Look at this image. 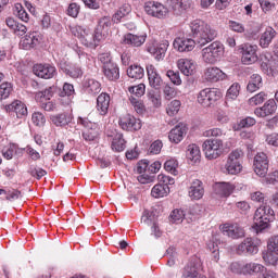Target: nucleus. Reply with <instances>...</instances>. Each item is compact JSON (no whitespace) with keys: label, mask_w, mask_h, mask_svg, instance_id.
Listing matches in <instances>:
<instances>
[{"label":"nucleus","mask_w":278,"mask_h":278,"mask_svg":"<svg viewBox=\"0 0 278 278\" xmlns=\"http://www.w3.org/2000/svg\"><path fill=\"white\" fill-rule=\"evenodd\" d=\"M12 84L10 83H2L0 85V101H3V99H8L10 94H12Z\"/></svg>","instance_id":"a18cd8bd"},{"label":"nucleus","mask_w":278,"mask_h":278,"mask_svg":"<svg viewBox=\"0 0 278 278\" xmlns=\"http://www.w3.org/2000/svg\"><path fill=\"white\" fill-rule=\"evenodd\" d=\"M203 194H205L203 182L199 179H194L189 188V197L192 201H199L203 199Z\"/></svg>","instance_id":"aec40b11"},{"label":"nucleus","mask_w":278,"mask_h":278,"mask_svg":"<svg viewBox=\"0 0 278 278\" xmlns=\"http://www.w3.org/2000/svg\"><path fill=\"white\" fill-rule=\"evenodd\" d=\"M147 73L151 88H154V90H160V88H162V84H164V80H162V76H160V73H157V68H155L153 65H148Z\"/></svg>","instance_id":"dca6fc26"},{"label":"nucleus","mask_w":278,"mask_h":278,"mask_svg":"<svg viewBox=\"0 0 278 278\" xmlns=\"http://www.w3.org/2000/svg\"><path fill=\"white\" fill-rule=\"evenodd\" d=\"M7 112H14L17 118H23L27 115V106L22 101H14L11 104L5 106Z\"/></svg>","instance_id":"393cba45"},{"label":"nucleus","mask_w":278,"mask_h":278,"mask_svg":"<svg viewBox=\"0 0 278 278\" xmlns=\"http://www.w3.org/2000/svg\"><path fill=\"white\" fill-rule=\"evenodd\" d=\"M71 121H73V117L68 113H60L51 116V122L56 127H66Z\"/></svg>","instance_id":"473e14b6"},{"label":"nucleus","mask_w":278,"mask_h":278,"mask_svg":"<svg viewBox=\"0 0 278 278\" xmlns=\"http://www.w3.org/2000/svg\"><path fill=\"white\" fill-rule=\"evenodd\" d=\"M168 49V43H150L147 47L148 53H151L160 62V60H164L166 55V50Z\"/></svg>","instance_id":"a211bd4d"},{"label":"nucleus","mask_w":278,"mask_h":278,"mask_svg":"<svg viewBox=\"0 0 278 278\" xmlns=\"http://www.w3.org/2000/svg\"><path fill=\"white\" fill-rule=\"evenodd\" d=\"M186 131H188V128H186V125L179 124L175 128H173L169 131L168 138L170 142H175V144H179L180 141L184 140V136L186 135Z\"/></svg>","instance_id":"5701e85b"},{"label":"nucleus","mask_w":278,"mask_h":278,"mask_svg":"<svg viewBox=\"0 0 278 278\" xmlns=\"http://www.w3.org/2000/svg\"><path fill=\"white\" fill-rule=\"evenodd\" d=\"M265 271L266 267L260 263H245L243 267V275H260Z\"/></svg>","instance_id":"c756f323"},{"label":"nucleus","mask_w":278,"mask_h":278,"mask_svg":"<svg viewBox=\"0 0 278 278\" xmlns=\"http://www.w3.org/2000/svg\"><path fill=\"white\" fill-rule=\"evenodd\" d=\"M260 244H262L260 240H255L253 238H245L237 247V253L238 255H255L260 251Z\"/></svg>","instance_id":"6e6552de"},{"label":"nucleus","mask_w":278,"mask_h":278,"mask_svg":"<svg viewBox=\"0 0 278 278\" xmlns=\"http://www.w3.org/2000/svg\"><path fill=\"white\" fill-rule=\"evenodd\" d=\"M112 150L121 153L125 151V139L123 138V134H116L112 141Z\"/></svg>","instance_id":"58836bf2"},{"label":"nucleus","mask_w":278,"mask_h":278,"mask_svg":"<svg viewBox=\"0 0 278 278\" xmlns=\"http://www.w3.org/2000/svg\"><path fill=\"white\" fill-rule=\"evenodd\" d=\"M277 36V31L273 27H267L265 31L261 35L260 38V47L262 49H268L270 47V42Z\"/></svg>","instance_id":"a878e982"},{"label":"nucleus","mask_w":278,"mask_h":278,"mask_svg":"<svg viewBox=\"0 0 278 278\" xmlns=\"http://www.w3.org/2000/svg\"><path fill=\"white\" fill-rule=\"evenodd\" d=\"M111 27L112 20H110V17L108 16L101 17L98 22L96 33L98 34V36H108V31H110Z\"/></svg>","instance_id":"7c9ffc66"},{"label":"nucleus","mask_w":278,"mask_h":278,"mask_svg":"<svg viewBox=\"0 0 278 278\" xmlns=\"http://www.w3.org/2000/svg\"><path fill=\"white\" fill-rule=\"evenodd\" d=\"M179 110H181V101L173 100L166 106V114L168 116H176V114H179Z\"/></svg>","instance_id":"c03bdc74"},{"label":"nucleus","mask_w":278,"mask_h":278,"mask_svg":"<svg viewBox=\"0 0 278 278\" xmlns=\"http://www.w3.org/2000/svg\"><path fill=\"white\" fill-rule=\"evenodd\" d=\"M130 104L132 105L135 112H137V114H144V103H142V101L138 98H135L134 96H131L129 98Z\"/></svg>","instance_id":"49530a36"},{"label":"nucleus","mask_w":278,"mask_h":278,"mask_svg":"<svg viewBox=\"0 0 278 278\" xmlns=\"http://www.w3.org/2000/svg\"><path fill=\"white\" fill-rule=\"evenodd\" d=\"M97 110L101 116H105L108 114V110H110V94L101 93L97 99Z\"/></svg>","instance_id":"c85d7f7f"},{"label":"nucleus","mask_w":278,"mask_h":278,"mask_svg":"<svg viewBox=\"0 0 278 278\" xmlns=\"http://www.w3.org/2000/svg\"><path fill=\"white\" fill-rule=\"evenodd\" d=\"M85 86L91 94H99V92H101V83L97 81L96 79H87L85 81Z\"/></svg>","instance_id":"37998d69"},{"label":"nucleus","mask_w":278,"mask_h":278,"mask_svg":"<svg viewBox=\"0 0 278 278\" xmlns=\"http://www.w3.org/2000/svg\"><path fill=\"white\" fill-rule=\"evenodd\" d=\"M202 151L206 160H218L225 151L223 140L218 138L206 139L202 144Z\"/></svg>","instance_id":"7ed1b4c3"},{"label":"nucleus","mask_w":278,"mask_h":278,"mask_svg":"<svg viewBox=\"0 0 278 278\" xmlns=\"http://www.w3.org/2000/svg\"><path fill=\"white\" fill-rule=\"evenodd\" d=\"M127 75L130 79H142L144 77V68L139 65H132L127 70Z\"/></svg>","instance_id":"79ce46f5"},{"label":"nucleus","mask_w":278,"mask_h":278,"mask_svg":"<svg viewBox=\"0 0 278 278\" xmlns=\"http://www.w3.org/2000/svg\"><path fill=\"white\" fill-rule=\"evenodd\" d=\"M144 10L150 16L155 18H166L168 16V9L160 2H147Z\"/></svg>","instance_id":"f8f14e48"},{"label":"nucleus","mask_w":278,"mask_h":278,"mask_svg":"<svg viewBox=\"0 0 278 278\" xmlns=\"http://www.w3.org/2000/svg\"><path fill=\"white\" fill-rule=\"evenodd\" d=\"M238 94H240V85L239 84H233L227 91L226 93V99L227 100H233L238 99Z\"/></svg>","instance_id":"864d4df0"},{"label":"nucleus","mask_w":278,"mask_h":278,"mask_svg":"<svg viewBox=\"0 0 278 278\" xmlns=\"http://www.w3.org/2000/svg\"><path fill=\"white\" fill-rule=\"evenodd\" d=\"M267 249L278 251V235L268 239Z\"/></svg>","instance_id":"774afa93"},{"label":"nucleus","mask_w":278,"mask_h":278,"mask_svg":"<svg viewBox=\"0 0 278 278\" xmlns=\"http://www.w3.org/2000/svg\"><path fill=\"white\" fill-rule=\"evenodd\" d=\"M256 121L253 117H245L238 123L237 129H244V127H253Z\"/></svg>","instance_id":"e2e57ef3"},{"label":"nucleus","mask_w":278,"mask_h":278,"mask_svg":"<svg viewBox=\"0 0 278 278\" xmlns=\"http://www.w3.org/2000/svg\"><path fill=\"white\" fill-rule=\"evenodd\" d=\"M173 45H174V49H176V51L184 53V52L192 51V49H194V46L197 45V42L194 41V39L176 38L174 40Z\"/></svg>","instance_id":"412c9836"},{"label":"nucleus","mask_w":278,"mask_h":278,"mask_svg":"<svg viewBox=\"0 0 278 278\" xmlns=\"http://www.w3.org/2000/svg\"><path fill=\"white\" fill-rule=\"evenodd\" d=\"M220 97L218 89L205 88L198 93V103L203 108H211Z\"/></svg>","instance_id":"39448f33"},{"label":"nucleus","mask_w":278,"mask_h":278,"mask_svg":"<svg viewBox=\"0 0 278 278\" xmlns=\"http://www.w3.org/2000/svg\"><path fill=\"white\" fill-rule=\"evenodd\" d=\"M231 273L235 275H244V263L242 262H233L230 264Z\"/></svg>","instance_id":"13d9d810"},{"label":"nucleus","mask_w":278,"mask_h":278,"mask_svg":"<svg viewBox=\"0 0 278 278\" xmlns=\"http://www.w3.org/2000/svg\"><path fill=\"white\" fill-rule=\"evenodd\" d=\"M263 101H266V93H264V92H260L249 99V103L251 105H260V104H262Z\"/></svg>","instance_id":"680f3d73"},{"label":"nucleus","mask_w":278,"mask_h":278,"mask_svg":"<svg viewBox=\"0 0 278 278\" xmlns=\"http://www.w3.org/2000/svg\"><path fill=\"white\" fill-rule=\"evenodd\" d=\"M222 232L224 236H228V238H232V240H238V238H244L247 231L244 230V227H242L240 224H224L222 226Z\"/></svg>","instance_id":"9d476101"},{"label":"nucleus","mask_w":278,"mask_h":278,"mask_svg":"<svg viewBox=\"0 0 278 278\" xmlns=\"http://www.w3.org/2000/svg\"><path fill=\"white\" fill-rule=\"evenodd\" d=\"M131 12V5L129 3L123 4L116 13L113 15L112 21L114 23H121V20L125 18Z\"/></svg>","instance_id":"e433bc0d"},{"label":"nucleus","mask_w":278,"mask_h":278,"mask_svg":"<svg viewBox=\"0 0 278 278\" xmlns=\"http://www.w3.org/2000/svg\"><path fill=\"white\" fill-rule=\"evenodd\" d=\"M123 45H126L127 47H142L144 42H147V33H128L123 36L122 40Z\"/></svg>","instance_id":"9b49d317"},{"label":"nucleus","mask_w":278,"mask_h":278,"mask_svg":"<svg viewBox=\"0 0 278 278\" xmlns=\"http://www.w3.org/2000/svg\"><path fill=\"white\" fill-rule=\"evenodd\" d=\"M159 184H162V186H173L175 184V178L161 174L157 176Z\"/></svg>","instance_id":"69168bd1"},{"label":"nucleus","mask_w":278,"mask_h":278,"mask_svg":"<svg viewBox=\"0 0 278 278\" xmlns=\"http://www.w3.org/2000/svg\"><path fill=\"white\" fill-rule=\"evenodd\" d=\"M31 118H33L34 125H36L37 127H42V125L47 123L45 115H42V113L40 112L34 113Z\"/></svg>","instance_id":"0e129e2a"},{"label":"nucleus","mask_w":278,"mask_h":278,"mask_svg":"<svg viewBox=\"0 0 278 278\" xmlns=\"http://www.w3.org/2000/svg\"><path fill=\"white\" fill-rule=\"evenodd\" d=\"M199 276V271L197 269V264L194 262H189L182 271V277L184 278H195Z\"/></svg>","instance_id":"a19ab883"},{"label":"nucleus","mask_w":278,"mask_h":278,"mask_svg":"<svg viewBox=\"0 0 278 278\" xmlns=\"http://www.w3.org/2000/svg\"><path fill=\"white\" fill-rule=\"evenodd\" d=\"M204 78L206 81H212L215 84L216 81L227 79V74H225L224 71L218 67H207L204 72Z\"/></svg>","instance_id":"6ab92c4d"},{"label":"nucleus","mask_w":278,"mask_h":278,"mask_svg":"<svg viewBox=\"0 0 278 278\" xmlns=\"http://www.w3.org/2000/svg\"><path fill=\"white\" fill-rule=\"evenodd\" d=\"M177 66L186 77H190V75H194V71H197V65H194V61L188 59L178 60Z\"/></svg>","instance_id":"4be33fe9"},{"label":"nucleus","mask_w":278,"mask_h":278,"mask_svg":"<svg viewBox=\"0 0 278 278\" xmlns=\"http://www.w3.org/2000/svg\"><path fill=\"white\" fill-rule=\"evenodd\" d=\"M193 40L197 45L205 47V45L212 42L217 36L218 33L212 26L205 23L202 20H193L189 24Z\"/></svg>","instance_id":"f257e3e1"},{"label":"nucleus","mask_w":278,"mask_h":278,"mask_svg":"<svg viewBox=\"0 0 278 278\" xmlns=\"http://www.w3.org/2000/svg\"><path fill=\"white\" fill-rule=\"evenodd\" d=\"M214 190L218 197H230L233 190H236V186L231 185V182H217Z\"/></svg>","instance_id":"cd10ccee"},{"label":"nucleus","mask_w":278,"mask_h":278,"mask_svg":"<svg viewBox=\"0 0 278 278\" xmlns=\"http://www.w3.org/2000/svg\"><path fill=\"white\" fill-rule=\"evenodd\" d=\"M38 45V33H30L24 36L20 41V48L25 51H29V49H34Z\"/></svg>","instance_id":"b1692460"},{"label":"nucleus","mask_w":278,"mask_h":278,"mask_svg":"<svg viewBox=\"0 0 278 278\" xmlns=\"http://www.w3.org/2000/svg\"><path fill=\"white\" fill-rule=\"evenodd\" d=\"M277 112V102L270 99L263 106L254 110L255 116L258 118H266V116H273V114Z\"/></svg>","instance_id":"f3484780"},{"label":"nucleus","mask_w":278,"mask_h":278,"mask_svg":"<svg viewBox=\"0 0 278 278\" xmlns=\"http://www.w3.org/2000/svg\"><path fill=\"white\" fill-rule=\"evenodd\" d=\"M146 90H147V87L144 86V84H139L137 86L128 87V92H130V94H134L138 99H140V97L144 94Z\"/></svg>","instance_id":"09e8293b"},{"label":"nucleus","mask_w":278,"mask_h":278,"mask_svg":"<svg viewBox=\"0 0 278 278\" xmlns=\"http://www.w3.org/2000/svg\"><path fill=\"white\" fill-rule=\"evenodd\" d=\"M119 126L126 131H138L142 129V122L134 115H125L119 119Z\"/></svg>","instance_id":"4468645a"},{"label":"nucleus","mask_w":278,"mask_h":278,"mask_svg":"<svg viewBox=\"0 0 278 278\" xmlns=\"http://www.w3.org/2000/svg\"><path fill=\"white\" fill-rule=\"evenodd\" d=\"M16 151L15 144H9L2 149V155L4 160H12L14 157V152Z\"/></svg>","instance_id":"6e6d98bb"},{"label":"nucleus","mask_w":278,"mask_h":278,"mask_svg":"<svg viewBox=\"0 0 278 278\" xmlns=\"http://www.w3.org/2000/svg\"><path fill=\"white\" fill-rule=\"evenodd\" d=\"M141 223L150 227L151 236L154 238H162V228H160V222H157V216L153 212L144 211L141 216Z\"/></svg>","instance_id":"423d86ee"},{"label":"nucleus","mask_w":278,"mask_h":278,"mask_svg":"<svg viewBox=\"0 0 278 278\" xmlns=\"http://www.w3.org/2000/svg\"><path fill=\"white\" fill-rule=\"evenodd\" d=\"M101 36L99 34H92L86 30L85 35H83L81 42L85 45V47H97V42H99V39Z\"/></svg>","instance_id":"72a5a7b5"},{"label":"nucleus","mask_w":278,"mask_h":278,"mask_svg":"<svg viewBox=\"0 0 278 278\" xmlns=\"http://www.w3.org/2000/svg\"><path fill=\"white\" fill-rule=\"evenodd\" d=\"M64 73L67 74L68 77H72L73 79H77L78 77H81V75H84L81 67H79V66H73L70 68H65Z\"/></svg>","instance_id":"3c124183"},{"label":"nucleus","mask_w":278,"mask_h":278,"mask_svg":"<svg viewBox=\"0 0 278 278\" xmlns=\"http://www.w3.org/2000/svg\"><path fill=\"white\" fill-rule=\"evenodd\" d=\"M275 220V211L269 205L262 204L254 214V227L256 231L267 229L270 222Z\"/></svg>","instance_id":"f03ea898"},{"label":"nucleus","mask_w":278,"mask_h":278,"mask_svg":"<svg viewBox=\"0 0 278 278\" xmlns=\"http://www.w3.org/2000/svg\"><path fill=\"white\" fill-rule=\"evenodd\" d=\"M205 138H220L222 136H225V132H223V129L220 128H211L206 131H204Z\"/></svg>","instance_id":"bf43d9fd"},{"label":"nucleus","mask_w":278,"mask_h":278,"mask_svg":"<svg viewBox=\"0 0 278 278\" xmlns=\"http://www.w3.org/2000/svg\"><path fill=\"white\" fill-rule=\"evenodd\" d=\"M179 166V163L175 159H170L165 162L164 168L167 173H170L172 175H177V167Z\"/></svg>","instance_id":"8fccbe9b"},{"label":"nucleus","mask_w":278,"mask_h":278,"mask_svg":"<svg viewBox=\"0 0 278 278\" xmlns=\"http://www.w3.org/2000/svg\"><path fill=\"white\" fill-rule=\"evenodd\" d=\"M187 157L191 162H199L201 159V150L197 144H189L187 149Z\"/></svg>","instance_id":"ea45409f"},{"label":"nucleus","mask_w":278,"mask_h":278,"mask_svg":"<svg viewBox=\"0 0 278 278\" xmlns=\"http://www.w3.org/2000/svg\"><path fill=\"white\" fill-rule=\"evenodd\" d=\"M67 15L77 18L79 16V5L75 2L71 3L67 8Z\"/></svg>","instance_id":"338daca9"},{"label":"nucleus","mask_w":278,"mask_h":278,"mask_svg":"<svg viewBox=\"0 0 278 278\" xmlns=\"http://www.w3.org/2000/svg\"><path fill=\"white\" fill-rule=\"evenodd\" d=\"M33 72L37 77H41V79H51L55 75V67L49 64H37L34 65Z\"/></svg>","instance_id":"2eb2a0df"},{"label":"nucleus","mask_w":278,"mask_h":278,"mask_svg":"<svg viewBox=\"0 0 278 278\" xmlns=\"http://www.w3.org/2000/svg\"><path fill=\"white\" fill-rule=\"evenodd\" d=\"M170 8L173 12L179 16L190 8V0H172Z\"/></svg>","instance_id":"2f4dec72"},{"label":"nucleus","mask_w":278,"mask_h":278,"mask_svg":"<svg viewBox=\"0 0 278 278\" xmlns=\"http://www.w3.org/2000/svg\"><path fill=\"white\" fill-rule=\"evenodd\" d=\"M103 74L104 77H106V79L110 81H116V79L121 78V72L116 63H111L103 66Z\"/></svg>","instance_id":"bb28decb"},{"label":"nucleus","mask_w":278,"mask_h":278,"mask_svg":"<svg viewBox=\"0 0 278 278\" xmlns=\"http://www.w3.org/2000/svg\"><path fill=\"white\" fill-rule=\"evenodd\" d=\"M263 260L264 262H266V264H269L270 266H276L278 262V251L267 248V250L263 252Z\"/></svg>","instance_id":"4c0bfd02"},{"label":"nucleus","mask_w":278,"mask_h":278,"mask_svg":"<svg viewBox=\"0 0 278 278\" xmlns=\"http://www.w3.org/2000/svg\"><path fill=\"white\" fill-rule=\"evenodd\" d=\"M15 10H16V16L20 18V21H23L24 23H27L29 21V14H27V11L23 9V5L21 4H15Z\"/></svg>","instance_id":"4d7b16f0"},{"label":"nucleus","mask_w":278,"mask_h":278,"mask_svg":"<svg viewBox=\"0 0 278 278\" xmlns=\"http://www.w3.org/2000/svg\"><path fill=\"white\" fill-rule=\"evenodd\" d=\"M254 173L258 177L268 175V156L264 152H258L254 157Z\"/></svg>","instance_id":"1a4fd4ad"},{"label":"nucleus","mask_w":278,"mask_h":278,"mask_svg":"<svg viewBox=\"0 0 278 278\" xmlns=\"http://www.w3.org/2000/svg\"><path fill=\"white\" fill-rule=\"evenodd\" d=\"M242 152L240 150L232 151L227 160L225 168L228 175H238L242 170V163L240 162Z\"/></svg>","instance_id":"0eeeda50"},{"label":"nucleus","mask_w":278,"mask_h":278,"mask_svg":"<svg viewBox=\"0 0 278 278\" xmlns=\"http://www.w3.org/2000/svg\"><path fill=\"white\" fill-rule=\"evenodd\" d=\"M242 62L247 65L255 64L260 58L257 56V45L245 43L241 48Z\"/></svg>","instance_id":"ddd939ff"},{"label":"nucleus","mask_w":278,"mask_h":278,"mask_svg":"<svg viewBox=\"0 0 278 278\" xmlns=\"http://www.w3.org/2000/svg\"><path fill=\"white\" fill-rule=\"evenodd\" d=\"M168 192H170V188L166 185L157 184L152 188L151 194L154 197V199H162L164 197L168 195Z\"/></svg>","instance_id":"f704fd0d"},{"label":"nucleus","mask_w":278,"mask_h":278,"mask_svg":"<svg viewBox=\"0 0 278 278\" xmlns=\"http://www.w3.org/2000/svg\"><path fill=\"white\" fill-rule=\"evenodd\" d=\"M186 217V214L181 210H174L170 214L172 223H181L184 218Z\"/></svg>","instance_id":"052dcab7"},{"label":"nucleus","mask_w":278,"mask_h":278,"mask_svg":"<svg viewBox=\"0 0 278 278\" xmlns=\"http://www.w3.org/2000/svg\"><path fill=\"white\" fill-rule=\"evenodd\" d=\"M163 94L164 99L170 101V99H175V97H177V90L175 89V87H172L170 85H165L163 88Z\"/></svg>","instance_id":"603ef678"},{"label":"nucleus","mask_w":278,"mask_h":278,"mask_svg":"<svg viewBox=\"0 0 278 278\" xmlns=\"http://www.w3.org/2000/svg\"><path fill=\"white\" fill-rule=\"evenodd\" d=\"M264 84L262 83V76L258 74H253L250 78V81L247 86L248 92H256V90H260Z\"/></svg>","instance_id":"c9c22d12"},{"label":"nucleus","mask_w":278,"mask_h":278,"mask_svg":"<svg viewBox=\"0 0 278 278\" xmlns=\"http://www.w3.org/2000/svg\"><path fill=\"white\" fill-rule=\"evenodd\" d=\"M224 53L225 46L219 41H214L202 50V58L206 64H216L223 58Z\"/></svg>","instance_id":"20e7f679"},{"label":"nucleus","mask_w":278,"mask_h":278,"mask_svg":"<svg viewBox=\"0 0 278 278\" xmlns=\"http://www.w3.org/2000/svg\"><path fill=\"white\" fill-rule=\"evenodd\" d=\"M168 79H170L172 84L175 86H181V77L179 76V72H175L173 70H168L166 73Z\"/></svg>","instance_id":"5fc2aeb1"},{"label":"nucleus","mask_w":278,"mask_h":278,"mask_svg":"<svg viewBox=\"0 0 278 278\" xmlns=\"http://www.w3.org/2000/svg\"><path fill=\"white\" fill-rule=\"evenodd\" d=\"M28 174L35 179H42L45 175H47V170L42 169L41 167L30 165L28 168Z\"/></svg>","instance_id":"de8ad7c7"}]
</instances>
